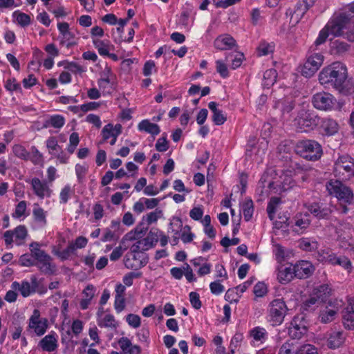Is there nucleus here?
<instances>
[{
  "label": "nucleus",
  "instance_id": "obj_1",
  "mask_svg": "<svg viewBox=\"0 0 354 354\" xmlns=\"http://www.w3.org/2000/svg\"><path fill=\"white\" fill-rule=\"evenodd\" d=\"M321 84L330 86L343 95L354 92V86L347 80V68L342 62H333L324 67L319 74Z\"/></svg>",
  "mask_w": 354,
  "mask_h": 354
},
{
  "label": "nucleus",
  "instance_id": "obj_2",
  "mask_svg": "<svg viewBox=\"0 0 354 354\" xmlns=\"http://www.w3.org/2000/svg\"><path fill=\"white\" fill-rule=\"evenodd\" d=\"M352 16L346 12L334 16L326 25L330 35L334 37L343 36L351 41H354V21Z\"/></svg>",
  "mask_w": 354,
  "mask_h": 354
},
{
  "label": "nucleus",
  "instance_id": "obj_3",
  "mask_svg": "<svg viewBox=\"0 0 354 354\" xmlns=\"http://www.w3.org/2000/svg\"><path fill=\"white\" fill-rule=\"evenodd\" d=\"M29 248L36 259L35 266L41 273L50 275L56 272L57 266L53 258L41 248L40 243L32 242L29 245Z\"/></svg>",
  "mask_w": 354,
  "mask_h": 354
},
{
  "label": "nucleus",
  "instance_id": "obj_4",
  "mask_svg": "<svg viewBox=\"0 0 354 354\" xmlns=\"http://www.w3.org/2000/svg\"><path fill=\"white\" fill-rule=\"evenodd\" d=\"M288 308L282 299L272 300L267 308L266 319L272 326H280L284 321Z\"/></svg>",
  "mask_w": 354,
  "mask_h": 354
},
{
  "label": "nucleus",
  "instance_id": "obj_5",
  "mask_svg": "<svg viewBox=\"0 0 354 354\" xmlns=\"http://www.w3.org/2000/svg\"><path fill=\"white\" fill-rule=\"evenodd\" d=\"M329 195L335 197L340 203L351 204L354 199L352 189L338 180H330L326 184Z\"/></svg>",
  "mask_w": 354,
  "mask_h": 354
},
{
  "label": "nucleus",
  "instance_id": "obj_6",
  "mask_svg": "<svg viewBox=\"0 0 354 354\" xmlns=\"http://www.w3.org/2000/svg\"><path fill=\"white\" fill-rule=\"evenodd\" d=\"M295 151L301 157L309 160H317L322 156V146L317 141L311 140L298 142Z\"/></svg>",
  "mask_w": 354,
  "mask_h": 354
},
{
  "label": "nucleus",
  "instance_id": "obj_7",
  "mask_svg": "<svg viewBox=\"0 0 354 354\" xmlns=\"http://www.w3.org/2000/svg\"><path fill=\"white\" fill-rule=\"evenodd\" d=\"M353 159L348 155L342 156L335 162V175L342 180L349 179L353 176Z\"/></svg>",
  "mask_w": 354,
  "mask_h": 354
},
{
  "label": "nucleus",
  "instance_id": "obj_8",
  "mask_svg": "<svg viewBox=\"0 0 354 354\" xmlns=\"http://www.w3.org/2000/svg\"><path fill=\"white\" fill-rule=\"evenodd\" d=\"M319 118L313 113L309 111L301 109L295 118V125L301 132H308L316 127Z\"/></svg>",
  "mask_w": 354,
  "mask_h": 354
},
{
  "label": "nucleus",
  "instance_id": "obj_9",
  "mask_svg": "<svg viewBox=\"0 0 354 354\" xmlns=\"http://www.w3.org/2000/svg\"><path fill=\"white\" fill-rule=\"evenodd\" d=\"M331 288L327 284L320 285L315 288L309 298L305 301L304 306L310 308L314 305H319L325 302L331 295Z\"/></svg>",
  "mask_w": 354,
  "mask_h": 354
},
{
  "label": "nucleus",
  "instance_id": "obj_10",
  "mask_svg": "<svg viewBox=\"0 0 354 354\" xmlns=\"http://www.w3.org/2000/svg\"><path fill=\"white\" fill-rule=\"evenodd\" d=\"M38 286L37 278L32 275L30 277V281L24 279L21 281H13L11 284V288L17 290L23 297L26 298L37 292Z\"/></svg>",
  "mask_w": 354,
  "mask_h": 354
},
{
  "label": "nucleus",
  "instance_id": "obj_11",
  "mask_svg": "<svg viewBox=\"0 0 354 354\" xmlns=\"http://www.w3.org/2000/svg\"><path fill=\"white\" fill-rule=\"evenodd\" d=\"M48 326L47 319L41 316L39 310L35 309L28 319V329L37 336H42L46 332Z\"/></svg>",
  "mask_w": 354,
  "mask_h": 354
},
{
  "label": "nucleus",
  "instance_id": "obj_12",
  "mask_svg": "<svg viewBox=\"0 0 354 354\" xmlns=\"http://www.w3.org/2000/svg\"><path fill=\"white\" fill-rule=\"evenodd\" d=\"M324 56L320 53H317L309 55L304 64L301 74L306 77L313 76L322 66Z\"/></svg>",
  "mask_w": 354,
  "mask_h": 354
},
{
  "label": "nucleus",
  "instance_id": "obj_13",
  "mask_svg": "<svg viewBox=\"0 0 354 354\" xmlns=\"http://www.w3.org/2000/svg\"><path fill=\"white\" fill-rule=\"evenodd\" d=\"M339 309V304L337 300H330L321 307L319 319L323 324H328L333 322L337 315Z\"/></svg>",
  "mask_w": 354,
  "mask_h": 354
},
{
  "label": "nucleus",
  "instance_id": "obj_14",
  "mask_svg": "<svg viewBox=\"0 0 354 354\" xmlns=\"http://www.w3.org/2000/svg\"><path fill=\"white\" fill-rule=\"evenodd\" d=\"M312 102L317 109L328 111L333 109L336 100L331 94L321 92L313 95Z\"/></svg>",
  "mask_w": 354,
  "mask_h": 354
},
{
  "label": "nucleus",
  "instance_id": "obj_15",
  "mask_svg": "<svg viewBox=\"0 0 354 354\" xmlns=\"http://www.w3.org/2000/svg\"><path fill=\"white\" fill-rule=\"evenodd\" d=\"M148 262L147 258L144 254H134L129 252L126 254L124 263L127 269L138 270L144 267Z\"/></svg>",
  "mask_w": 354,
  "mask_h": 354
},
{
  "label": "nucleus",
  "instance_id": "obj_16",
  "mask_svg": "<svg viewBox=\"0 0 354 354\" xmlns=\"http://www.w3.org/2000/svg\"><path fill=\"white\" fill-rule=\"evenodd\" d=\"M307 332V328L302 317L295 316L290 323L288 333L293 339H300Z\"/></svg>",
  "mask_w": 354,
  "mask_h": 354
},
{
  "label": "nucleus",
  "instance_id": "obj_17",
  "mask_svg": "<svg viewBox=\"0 0 354 354\" xmlns=\"http://www.w3.org/2000/svg\"><path fill=\"white\" fill-rule=\"evenodd\" d=\"M275 272L277 281L281 284H287L295 277L293 266L291 264L289 266L279 264Z\"/></svg>",
  "mask_w": 354,
  "mask_h": 354
},
{
  "label": "nucleus",
  "instance_id": "obj_18",
  "mask_svg": "<svg viewBox=\"0 0 354 354\" xmlns=\"http://www.w3.org/2000/svg\"><path fill=\"white\" fill-rule=\"evenodd\" d=\"M142 231L138 229H135V230H131L128 232L124 236V239L126 241H133L138 240L136 243H134L130 248V252L134 254H142V252L146 251L144 248L143 243L140 239L142 236Z\"/></svg>",
  "mask_w": 354,
  "mask_h": 354
},
{
  "label": "nucleus",
  "instance_id": "obj_19",
  "mask_svg": "<svg viewBox=\"0 0 354 354\" xmlns=\"http://www.w3.org/2000/svg\"><path fill=\"white\" fill-rule=\"evenodd\" d=\"M295 277L298 279H306L310 277L315 270L313 265L308 261H298L293 266Z\"/></svg>",
  "mask_w": 354,
  "mask_h": 354
},
{
  "label": "nucleus",
  "instance_id": "obj_20",
  "mask_svg": "<svg viewBox=\"0 0 354 354\" xmlns=\"http://www.w3.org/2000/svg\"><path fill=\"white\" fill-rule=\"evenodd\" d=\"M38 346L44 351L53 352L58 347V336L54 331H51L44 337L38 343Z\"/></svg>",
  "mask_w": 354,
  "mask_h": 354
},
{
  "label": "nucleus",
  "instance_id": "obj_21",
  "mask_svg": "<svg viewBox=\"0 0 354 354\" xmlns=\"http://www.w3.org/2000/svg\"><path fill=\"white\" fill-rule=\"evenodd\" d=\"M236 43L235 39L228 34L221 35L217 37L214 41V47L220 50H227L232 49L236 46Z\"/></svg>",
  "mask_w": 354,
  "mask_h": 354
},
{
  "label": "nucleus",
  "instance_id": "obj_22",
  "mask_svg": "<svg viewBox=\"0 0 354 354\" xmlns=\"http://www.w3.org/2000/svg\"><path fill=\"white\" fill-rule=\"evenodd\" d=\"M97 325L101 328H106L109 330H115L118 326L115 317L109 313H97Z\"/></svg>",
  "mask_w": 354,
  "mask_h": 354
},
{
  "label": "nucleus",
  "instance_id": "obj_23",
  "mask_svg": "<svg viewBox=\"0 0 354 354\" xmlns=\"http://www.w3.org/2000/svg\"><path fill=\"white\" fill-rule=\"evenodd\" d=\"M31 185L35 195L41 199L46 196L49 197L51 194V190L47 184L37 178L32 179Z\"/></svg>",
  "mask_w": 354,
  "mask_h": 354
},
{
  "label": "nucleus",
  "instance_id": "obj_24",
  "mask_svg": "<svg viewBox=\"0 0 354 354\" xmlns=\"http://www.w3.org/2000/svg\"><path fill=\"white\" fill-rule=\"evenodd\" d=\"M307 209L319 219L327 218L331 213V210L326 205L319 203H311L306 206Z\"/></svg>",
  "mask_w": 354,
  "mask_h": 354
},
{
  "label": "nucleus",
  "instance_id": "obj_25",
  "mask_svg": "<svg viewBox=\"0 0 354 354\" xmlns=\"http://www.w3.org/2000/svg\"><path fill=\"white\" fill-rule=\"evenodd\" d=\"M306 12V8H304L303 3L299 2L296 4L294 10L288 9L286 15L287 17H290V23L292 25H296Z\"/></svg>",
  "mask_w": 354,
  "mask_h": 354
},
{
  "label": "nucleus",
  "instance_id": "obj_26",
  "mask_svg": "<svg viewBox=\"0 0 354 354\" xmlns=\"http://www.w3.org/2000/svg\"><path fill=\"white\" fill-rule=\"evenodd\" d=\"M294 225H292V230L297 234H301L310 225V218L308 214H299L296 215L294 218Z\"/></svg>",
  "mask_w": 354,
  "mask_h": 354
},
{
  "label": "nucleus",
  "instance_id": "obj_27",
  "mask_svg": "<svg viewBox=\"0 0 354 354\" xmlns=\"http://www.w3.org/2000/svg\"><path fill=\"white\" fill-rule=\"evenodd\" d=\"M345 341V336L342 331H331L328 335L327 346L335 349L342 346Z\"/></svg>",
  "mask_w": 354,
  "mask_h": 354
},
{
  "label": "nucleus",
  "instance_id": "obj_28",
  "mask_svg": "<svg viewBox=\"0 0 354 354\" xmlns=\"http://www.w3.org/2000/svg\"><path fill=\"white\" fill-rule=\"evenodd\" d=\"M93 44L100 55L111 56L110 51L113 49V46L109 39L102 40L100 38H94Z\"/></svg>",
  "mask_w": 354,
  "mask_h": 354
},
{
  "label": "nucleus",
  "instance_id": "obj_29",
  "mask_svg": "<svg viewBox=\"0 0 354 354\" xmlns=\"http://www.w3.org/2000/svg\"><path fill=\"white\" fill-rule=\"evenodd\" d=\"M138 129L139 131L149 133L153 137L160 132V127L156 123L151 122L147 119L142 120L138 123Z\"/></svg>",
  "mask_w": 354,
  "mask_h": 354
},
{
  "label": "nucleus",
  "instance_id": "obj_30",
  "mask_svg": "<svg viewBox=\"0 0 354 354\" xmlns=\"http://www.w3.org/2000/svg\"><path fill=\"white\" fill-rule=\"evenodd\" d=\"M321 129L323 133L326 136H333L339 130V124L331 118H324L321 122Z\"/></svg>",
  "mask_w": 354,
  "mask_h": 354
},
{
  "label": "nucleus",
  "instance_id": "obj_31",
  "mask_svg": "<svg viewBox=\"0 0 354 354\" xmlns=\"http://www.w3.org/2000/svg\"><path fill=\"white\" fill-rule=\"evenodd\" d=\"M32 216L35 223L40 227H44L47 225V212L38 203L33 205Z\"/></svg>",
  "mask_w": 354,
  "mask_h": 354
},
{
  "label": "nucleus",
  "instance_id": "obj_32",
  "mask_svg": "<svg viewBox=\"0 0 354 354\" xmlns=\"http://www.w3.org/2000/svg\"><path fill=\"white\" fill-rule=\"evenodd\" d=\"M208 107L212 112V120L216 125H221L225 123L227 120L226 116L223 111L218 109V104L215 102H210Z\"/></svg>",
  "mask_w": 354,
  "mask_h": 354
},
{
  "label": "nucleus",
  "instance_id": "obj_33",
  "mask_svg": "<svg viewBox=\"0 0 354 354\" xmlns=\"http://www.w3.org/2000/svg\"><path fill=\"white\" fill-rule=\"evenodd\" d=\"M294 106V101L290 97L279 100L274 104V108L279 109L282 115L289 113Z\"/></svg>",
  "mask_w": 354,
  "mask_h": 354
},
{
  "label": "nucleus",
  "instance_id": "obj_34",
  "mask_svg": "<svg viewBox=\"0 0 354 354\" xmlns=\"http://www.w3.org/2000/svg\"><path fill=\"white\" fill-rule=\"evenodd\" d=\"M65 124V118L64 116L55 114L50 115L48 119L46 120L44 122V127H53L55 129H61Z\"/></svg>",
  "mask_w": 354,
  "mask_h": 354
},
{
  "label": "nucleus",
  "instance_id": "obj_35",
  "mask_svg": "<svg viewBox=\"0 0 354 354\" xmlns=\"http://www.w3.org/2000/svg\"><path fill=\"white\" fill-rule=\"evenodd\" d=\"M244 58V55L241 53H235L228 54L225 57V61L226 62L230 63V68L232 70H235L237 68L240 67L242 64L243 60Z\"/></svg>",
  "mask_w": 354,
  "mask_h": 354
},
{
  "label": "nucleus",
  "instance_id": "obj_36",
  "mask_svg": "<svg viewBox=\"0 0 354 354\" xmlns=\"http://www.w3.org/2000/svg\"><path fill=\"white\" fill-rule=\"evenodd\" d=\"M299 346L293 341H287L279 348L278 354H298Z\"/></svg>",
  "mask_w": 354,
  "mask_h": 354
},
{
  "label": "nucleus",
  "instance_id": "obj_37",
  "mask_svg": "<svg viewBox=\"0 0 354 354\" xmlns=\"http://www.w3.org/2000/svg\"><path fill=\"white\" fill-rule=\"evenodd\" d=\"M250 336L253 340L257 342L263 343L268 337V333L264 328L257 326L252 328L250 332Z\"/></svg>",
  "mask_w": 354,
  "mask_h": 354
},
{
  "label": "nucleus",
  "instance_id": "obj_38",
  "mask_svg": "<svg viewBox=\"0 0 354 354\" xmlns=\"http://www.w3.org/2000/svg\"><path fill=\"white\" fill-rule=\"evenodd\" d=\"M338 258L339 257H337L335 253L328 250H322L319 252V261L333 266H336Z\"/></svg>",
  "mask_w": 354,
  "mask_h": 354
},
{
  "label": "nucleus",
  "instance_id": "obj_39",
  "mask_svg": "<svg viewBox=\"0 0 354 354\" xmlns=\"http://www.w3.org/2000/svg\"><path fill=\"white\" fill-rule=\"evenodd\" d=\"M163 216V212L160 209H156L142 217V221H145L148 225L155 223L158 219Z\"/></svg>",
  "mask_w": 354,
  "mask_h": 354
},
{
  "label": "nucleus",
  "instance_id": "obj_40",
  "mask_svg": "<svg viewBox=\"0 0 354 354\" xmlns=\"http://www.w3.org/2000/svg\"><path fill=\"white\" fill-rule=\"evenodd\" d=\"M272 252L274 255L276 261L279 264L282 263V262L285 261L288 256L283 247L278 243L273 245Z\"/></svg>",
  "mask_w": 354,
  "mask_h": 354
},
{
  "label": "nucleus",
  "instance_id": "obj_41",
  "mask_svg": "<svg viewBox=\"0 0 354 354\" xmlns=\"http://www.w3.org/2000/svg\"><path fill=\"white\" fill-rule=\"evenodd\" d=\"M242 212L244 219L249 221L253 215L254 207L253 202L250 199L245 200L242 205Z\"/></svg>",
  "mask_w": 354,
  "mask_h": 354
},
{
  "label": "nucleus",
  "instance_id": "obj_42",
  "mask_svg": "<svg viewBox=\"0 0 354 354\" xmlns=\"http://www.w3.org/2000/svg\"><path fill=\"white\" fill-rule=\"evenodd\" d=\"M277 77V71L274 68L266 70L263 74L264 85L266 86H270L274 84Z\"/></svg>",
  "mask_w": 354,
  "mask_h": 354
},
{
  "label": "nucleus",
  "instance_id": "obj_43",
  "mask_svg": "<svg viewBox=\"0 0 354 354\" xmlns=\"http://www.w3.org/2000/svg\"><path fill=\"white\" fill-rule=\"evenodd\" d=\"M15 234V242L21 245L27 236V230L25 226L19 225L13 230Z\"/></svg>",
  "mask_w": 354,
  "mask_h": 354
},
{
  "label": "nucleus",
  "instance_id": "obj_44",
  "mask_svg": "<svg viewBox=\"0 0 354 354\" xmlns=\"http://www.w3.org/2000/svg\"><path fill=\"white\" fill-rule=\"evenodd\" d=\"M60 44L67 48H71L77 44L75 35L71 31H68L62 35Z\"/></svg>",
  "mask_w": 354,
  "mask_h": 354
},
{
  "label": "nucleus",
  "instance_id": "obj_45",
  "mask_svg": "<svg viewBox=\"0 0 354 354\" xmlns=\"http://www.w3.org/2000/svg\"><path fill=\"white\" fill-rule=\"evenodd\" d=\"M35 261L36 259L32 251H30V253H26L22 254L19 260V264L26 267H31L34 266H35Z\"/></svg>",
  "mask_w": 354,
  "mask_h": 354
},
{
  "label": "nucleus",
  "instance_id": "obj_46",
  "mask_svg": "<svg viewBox=\"0 0 354 354\" xmlns=\"http://www.w3.org/2000/svg\"><path fill=\"white\" fill-rule=\"evenodd\" d=\"M73 192L74 191L70 185H65L59 193V203L61 204H66L71 198Z\"/></svg>",
  "mask_w": 354,
  "mask_h": 354
},
{
  "label": "nucleus",
  "instance_id": "obj_47",
  "mask_svg": "<svg viewBox=\"0 0 354 354\" xmlns=\"http://www.w3.org/2000/svg\"><path fill=\"white\" fill-rule=\"evenodd\" d=\"M183 228L182 219L179 217H173L169 227V232L174 235H179L180 231Z\"/></svg>",
  "mask_w": 354,
  "mask_h": 354
},
{
  "label": "nucleus",
  "instance_id": "obj_48",
  "mask_svg": "<svg viewBox=\"0 0 354 354\" xmlns=\"http://www.w3.org/2000/svg\"><path fill=\"white\" fill-rule=\"evenodd\" d=\"M280 202H281V200L278 197H272L270 198V200L268 204L267 212H268L269 218L271 220L274 219L277 207L280 203Z\"/></svg>",
  "mask_w": 354,
  "mask_h": 354
},
{
  "label": "nucleus",
  "instance_id": "obj_49",
  "mask_svg": "<svg viewBox=\"0 0 354 354\" xmlns=\"http://www.w3.org/2000/svg\"><path fill=\"white\" fill-rule=\"evenodd\" d=\"M274 47L272 43L261 42L257 48L258 55L259 56L268 55L274 51Z\"/></svg>",
  "mask_w": 354,
  "mask_h": 354
},
{
  "label": "nucleus",
  "instance_id": "obj_50",
  "mask_svg": "<svg viewBox=\"0 0 354 354\" xmlns=\"http://www.w3.org/2000/svg\"><path fill=\"white\" fill-rule=\"evenodd\" d=\"M343 324L346 328L354 330V312L344 310Z\"/></svg>",
  "mask_w": 354,
  "mask_h": 354
},
{
  "label": "nucleus",
  "instance_id": "obj_51",
  "mask_svg": "<svg viewBox=\"0 0 354 354\" xmlns=\"http://www.w3.org/2000/svg\"><path fill=\"white\" fill-rule=\"evenodd\" d=\"M46 147L48 149L49 153L53 156L57 155L61 151V147L55 137H50L46 140Z\"/></svg>",
  "mask_w": 354,
  "mask_h": 354
},
{
  "label": "nucleus",
  "instance_id": "obj_52",
  "mask_svg": "<svg viewBox=\"0 0 354 354\" xmlns=\"http://www.w3.org/2000/svg\"><path fill=\"white\" fill-rule=\"evenodd\" d=\"M27 209V202L25 201H21L17 203L15 206V209L14 213L12 214V217L15 218H19L22 216H26V214Z\"/></svg>",
  "mask_w": 354,
  "mask_h": 354
},
{
  "label": "nucleus",
  "instance_id": "obj_53",
  "mask_svg": "<svg viewBox=\"0 0 354 354\" xmlns=\"http://www.w3.org/2000/svg\"><path fill=\"white\" fill-rule=\"evenodd\" d=\"M12 152L15 156L22 160H28L29 152L21 145H15L12 147Z\"/></svg>",
  "mask_w": 354,
  "mask_h": 354
},
{
  "label": "nucleus",
  "instance_id": "obj_54",
  "mask_svg": "<svg viewBox=\"0 0 354 354\" xmlns=\"http://www.w3.org/2000/svg\"><path fill=\"white\" fill-rule=\"evenodd\" d=\"M13 16L16 17L17 23L23 27L27 26L30 24V17L26 13L15 11L13 13Z\"/></svg>",
  "mask_w": 354,
  "mask_h": 354
},
{
  "label": "nucleus",
  "instance_id": "obj_55",
  "mask_svg": "<svg viewBox=\"0 0 354 354\" xmlns=\"http://www.w3.org/2000/svg\"><path fill=\"white\" fill-rule=\"evenodd\" d=\"M53 254L57 256L62 261L67 260L70 258L72 254H73L74 250L71 247L70 245L67 246L64 250L60 251L59 250H53Z\"/></svg>",
  "mask_w": 354,
  "mask_h": 354
},
{
  "label": "nucleus",
  "instance_id": "obj_56",
  "mask_svg": "<svg viewBox=\"0 0 354 354\" xmlns=\"http://www.w3.org/2000/svg\"><path fill=\"white\" fill-rule=\"evenodd\" d=\"M142 277L141 272H130L127 273L122 279L124 286H131L133 285V279H138Z\"/></svg>",
  "mask_w": 354,
  "mask_h": 354
},
{
  "label": "nucleus",
  "instance_id": "obj_57",
  "mask_svg": "<svg viewBox=\"0 0 354 354\" xmlns=\"http://www.w3.org/2000/svg\"><path fill=\"white\" fill-rule=\"evenodd\" d=\"M339 245L345 250H354V239L349 237H342L339 239Z\"/></svg>",
  "mask_w": 354,
  "mask_h": 354
},
{
  "label": "nucleus",
  "instance_id": "obj_58",
  "mask_svg": "<svg viewBox=\"0 0 354 354\" xmlns=\"http://www.w3.org/2000/svg\"><path fill=\"white\" fill-rule=\"evenodd\" d=\"M80 142L79 135L76 132H73L71 134L69 138V144L67 147V150L69 153L72 154L74 153L77 146Z\"/></svg>",
  "mask_w": 354,
  "mask_h": 354
},
{
  "label": "nucleus",
  "instance_id": "obj_59",
  "mask_svg": "<svg viewBox=\"0 0 354 354\" xmlns=\"http://www.w3.org/2000/svg\"><path fill=\"white\" fill-rule=\"evenodd\" d=\"M116 124L115 125H113L111 123L105 125L102 130V137H103V139L104 140H106L111 138H112V136H113L116 132Z\"/></svg>",
  "mask_w": 354,
  "mask_h": 354
},
{
  "label": "nucleus",
  "instance_id": "obj_60",
  "mask_svg": "<svg viewBox=\"0 0 354 354\" xmlns=\"http://www.w3.org/2000/svg\"><path fill=\"white\" fill-rule=\"evenodd\" d=\"M225 62V61H223L221 59L216 61V71L223 78H226L229 76V71Z\"/></svg>",
  "mask_w": 354,
  "mask_h": 354
},
{
  "label": "nucleus",
  "instance_id": "obj_61",
  "mask_svg": "<svg viewBox=\"0 0 354 354\" xmlns=\"http://www.w3.org/2000/svg\"><path fill=\"white\" fill-rule=\"evenodd\" d=\"M181 230V239L183 242L185 243L192 242L195 237V235L191 232L190 226L185 225Z\"/></svg>",
  "mask_w": 354,
  "mask_h": 354
},
{
  "label": "nucleus",
  "instance_id": "obj_62",
  "mask_svg": "<svg viewBox=\"0 0 354 354\" xmlns=\"http://www.w3.org/2000/svg\"><path fill=\"white\" fill-rule=\"evenodd\" d=\"M64 68L73 74H82L85 71L84 68L76 62L67 63L64 66Z\"/></svg>",
  "mask_w": 354,
  "mask_h": 354
},
{
  "label": "nucleus",
  "instance_id": "obj_63",
  "mask_svg": "<svg viewBox=\"0 0 354 354\" xmlns=\"http://www.w3.org/2000/svg\"><path fill=\"white\" fill-rule=\"evenodd\" d=\"M88 243V239L82 236H80L75 240L71 243L69 245L73 248L74 252L77 249L84 248Z\"/></svg>",
  "mask_w": 354,
  "mask_h": 354
},
{
  "label": "nucleus",
  "instance_id": "obj_64",
  "mask_svg": "<svg viewBox=\"0 0 354 354\" xmlns=\"http://www.w3.org/2000/svg\"><path fill=\"white\" fill-rule=\"evenodd\" d=\"M126 322L131 327L133 328H137L140 327L141 324V319L140 316L132 313L129 314L126 317Z\"/></svg>",
  "mask_w": 354,
  "mask_h": 354
}]
</instances>
